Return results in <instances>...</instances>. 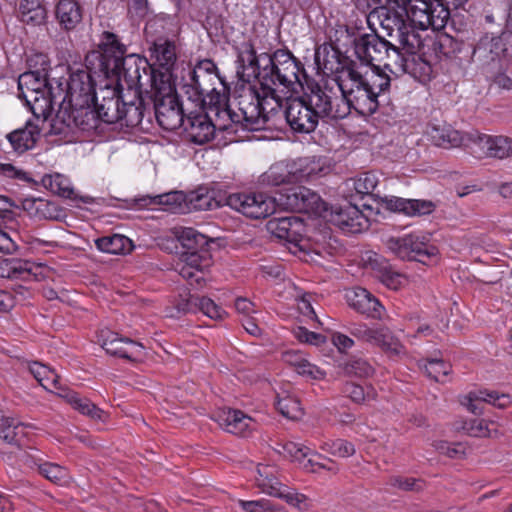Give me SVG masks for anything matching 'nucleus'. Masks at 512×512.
Here are the masks:
<instances>
[{"instance_id":"obj_1","label":"nucleus","mask_w":512,"mask_h":512,"mask_svg":"<svg viewBox=\"0 0 512 512\" xmlns=\"http://www.w3.org/2000/svg\"><path fill=\"white\" fill-rule=\"evenodd\" d=\"M453 45L452 52L455 57L466 62L476 63L480 68L486 69L501 65L509 61L512 56V40L507 32L481 33L472 44L446 38Z\"/></svg>"},{"instance_id":"obj_2","label":"nucleus","mask_w":512,"mask_h":512,"mask_svg":"<svg viewBox=\"0 0 512 512\" xmlns=\"http://www.w3.org/2000/svg\"><path fill=\"white\" fill-rule=\"evenodd\" d=\"M261 59L266 60L262 71V91L272 98L276 97V88L282 86L291 89L301 83L305 70L301 62L288 50L277 49L272 54L262 53Z\"/></svg>"},{"instance_id":"obj_3","label":"nucleus","mask_w":512,"mask_h":512,"mask_svg":"<svg viewBox=\"0 0 512 512\" xmlns=\"http://www.w3.org/2000/svg\"><path fill=\"white\" fill-rule=\"evenodd\" d=\"M329 63L328 60H325L323 68L334 72L333 67L329 66ZM335 72L346 73L348 79L351 81L350 87H347V85L340 80V77L336 76L333 78V81H336L338 85L339 92L345 93L350 111L353 109L361 116H371L383 105L375 92L366 87L362 81V73L356 69V63L354 61L345 63L338 61Z\"/></svg>"},{"instance_id":"obj_4","label":"nucleus","mask_w":512,"mask_h":512,"mask_svg":"<svg viewBox=\"0 0 512 512\" xmlns=\"http://www.w3.org/2000/svg\"><path fill=\"white\" fill-rule=\"evenodd\" d=\"M150 93L159 126L167 131L183 127L186 118L168 73L153 76Z\"/></svg>"},{"instance_id":"obj_5","label":"nucleus","mask_w":512,"mask_h":512,"mask_svg":"<svg viewBox=\"0 0 512 512\" xmlns=\"http://www.w3.org/2000/svg\"><path fill=\"white\" fill-rule=\"evenodd\" d=\"M268 93L262 94L254 86L244 88L236 98L237 111L224 109V115L232 123L240 124L244 129L256 131L265 128L267 123L266 106Z\"/></svg>"},{"instance_id":"obj_6","label":"nucleus","mask_w":512,"mask_h":512,"mask_svg":"<svg viewBox=\"0 0 512 512\" xmlns=\"http://www.w3.org/2000/svg\"><path fill=\"white\" fill-rule=\"evenodd\" d=\"M18 88L26 104L36 114V107L40 100L44 106H53L63 94L62 82L49 78L45 67L35 71L25 72L18 79Z\"/></svg>"},{"instance_id":"obj_7","label":"nucleus","mask_w":512,"mask_h":512,"mask_svg":"<svg viewBox=\"0 0 512 512\" xmlns=\"http://www.w3.org/2000/svg\"><path fill=\"white\" fill-rule=\"evenodd\" d=\"M99 117L92 103L82 105L59 102V108L51 121V133L68 136L76 130L92 132L98 129Z\"/></svg>"},{"instance_id":"obj_8","label":"nucleus","mask_w":512,"mask_h":512,"mask_svg":"<svg viewBox=\"0 0 512 512\" xmlns=\"http://www.w3.org/2000/svg\"><path fill=\"white\" fill-rule=\"evenodd\" d=\"M375 16L379 20L382 30L393 39L392 42L396 43L399 48H419L420 37L414 31L402 9L396 6L382 7L376 10Z\"/></svg>"},{"instance_id":"obj_9","label":"nucleus","mask_w":512,"mask_h":512,"mask_svg":"<svg viewBox=\"0 0 512 512\" xmlns=\"http://www.w3.org/2000/svg\"><path fill=\"white\" fill-rule=\"evenodd\" d=\"M386 247L402 260L417 261L424 265L436 262L439 250L431 244L429 238L419 233H410L403 237H390Z\"/></svg>"},{"instance_id":"obj_10","label":"nucleus","mask_w":512,"mask_h":512,"mask_svg":"<svg viewBox=\"0 0 512 512\" xmlns=\"http://www.w3.org/2000/svg\"><path fill=\"white\" fill-rule=\"evenodd\" d=\"M354 50L357 58L371 67L376 66L375 62L384 63V68L393 72V67L388 66L392 64V53L398 54L400 51L399 46L392 41H387L377 34H361L353 41Z\"/></svg>"},{"instance_id":"obj_11","label":"nucleus","mask_w":512,"mask_h":512,"mask_svg":"<svg viewBox=\"0 0 512 512\" xmlns=\"http://www.w3.org/2000/svg\"><path fill=\"white\" fill-rule=\"evenodd\" d=\"M277 475L278 470L275 466L258 464L257 476L255 477L257 487L260 488L263 493L280 498L299 510H308L309 505L306 495L282 484L278 480Z\"/></svg>"},{"instance_id":"obj_12","label":"nucleus","mask_w":512,"mask_h":512,"mask_svg":"<svg viewBox=\"0 0 512 512\" xmlns=\"http://www.w3.org/2000/svg\"><path fill=\"white\" fill-rule=\"evenodd\" d=\"M276 200L280 208L293 212L323 216L327 211V203L317 193L303 186L281 189L276 193Z\"/></svg>"},{"instance_id":"obj_13","label":"nucleus","mask_w":512,"mask_h":512,"mask_svg":"<svg viewBox=\"0 0 512 512\" xmlns=\"http://www.w3.org/2000/svg\"><path fill=\"white\" fill-rule=\"evenodd\" d=\"M225 204L231 209L252 219L266 218L275 212L276 196L270 197L262 192L243 191L229 194Z\"/></svg>"},{"instance_id":"obj_14","label":"nucleus","mask_w":512,"mask_h":512,"mask_svg":"<svg viewBox=\"0 0 512 512\" xmlns=\"http://www.w3.org/2000/svg\"><path fill=\"white\" fill-rule=\"evenodd\" d=\"M348 332L358 341L381 348L385 353L399 356L405 353L404 346L385 326L369 327L367 324L351 323Z\"/></svg>"},{"instance_id":"obj_15","label":"nucleus","mask_w":512,"mask_h":512,"mask_svg":"<svg viewBox=\"0 0 512 512\" xmlns=\"http://www.w3.org/2000/svg\"><path fill=\"white\" fill-rule=\"evenodd\" d=\"M221 80L224 79L220 76L213 60H200L189 71V82L184 86L185 93L189 95V99L198 102L201 96L211 92V89L217 83H221Z\"/></svg>"},{"instance_id":"obj_16","label":"nucleus","mask_w":512,"mask_h":512,"mask_svg":"<svg viewBox=\"0 0 512 512\" xmlns=\"http://www.w3.org/2000/svg\"><path fill=\"white\" fill-rule=\"evenodd\" d=\"M418 49L400 48L398 54L392 53V64L394 74L407 73L421 83L430 81L433 67L423 55L417 53Z\"/></svg>"},{"instance_id":"obj_17","label":"nucleus","mask_w":512,"mask_h":512,"mask_svg":"<svg viewBox=\"0 0 512 512\" xmlns=\"http://www.w3.org/2000/svg\"><path fill=\"white\" fill-rule=\"evenodd\" d=\"M61 82L63 94L58 98V102L65 101L67 104L82 105L97 99L95 84L88 71L72 72L68 80ZM56 105L59 106V103Z\"/></svg>"},{"instance_id":"obj_18","label":"nucleus","mask_w":512,"mask_h":512,"mask_svg":"<svg viewBox=\"0 0 512 512\" xmlns=\"http://www.w3.org/2000/svg\"><path fill=\"white\" fill-rule=\"evenodd\" d=\"M211 266V254L208 249H202L194 252H183L176 270L191 285L196 283L197 286H202V283L206 280V273Z\"/></svg>"},{"instance_id":"obj_19","label":"nucleus","mask_w":512,"mask_h":512,"mask_svg":"<svg viewBox=\"0 0 512 512\" xmlns=\"http://www.w3.org/2000/svg\"><path fill=\"white\" fill-rule=\"evenodd\" d=\"M284 116L291 129L295 132L310 133L313 132L318 125L315 113L308 104L305 95L288 98Z\"/></svg>"},{"instance_id":"obj_20","label":"nucleus","mask_w":512,"mask_h":512,"mask_svg":"<svg viewBox=\"0 0 512 512\" xmlns=\"http://www.w3.org/2000/svg\"><path fill=\"white\" fill-rule=\"evenodd\" d=\"M148 52L152 61V64H149L150 82L152 83L153 76L164 73H168L171 77V71L177 60L175 42L165 37H159L151 43Z\"/></svg>"},{"instance_id":"obj_21","label":"nucleus","mask_w":512,"mask_h":512,"mask_svg":"<svg viewBox=\"0 0 512 512\" xmlns=\"http://www.w3.org/2000/svg\"><path fill=\"white\" fill-rule=\"evenodd\" d=\"M329 222L345 233H360L369 227V219L354 204L334 206L329 215Z\"/></svg>"},{"instance_id":"obj_22","label":"nucleus","mask_w":512,"mask_h":512,"mask_svg":"<svg viewBox=\"0 0 512 512\" xmlns=\"http://www.w3.org/2000/svg\"><path fill=\"white\" fill-rule=\"evenodd\" d=\"M118 67L113 71L104 73V77L118 82L122 78L126 81L129 88L141 87L140 71H146L149 68V63L146 59L136 54L125 55L118 61Z\"/></svg>"},{"instance_id":"obj_23","label":"nucleus","mask_w":512,"mask_h":512,"mask_svg":"<svg viewBox=\"0 0 512 512\" xmlns=\"http://www.w3.org/2000/svg\"><path fill=\"white\" fill-rule=\"evenodd\" d=\"M347 304L350 308L366 318L381 320L385 311L380 301L367 289L353 287L345 293Z\"/></svg>"},{"instance_id":"obj_24","label":"nucleus","mask_w":512,"mask_h":512,"mask_svg":"<svg viewBox=\"0 0 512 512\" xmlns=\"http://www.w3.org/2000/svg\"><path fill=\"white\" fill-rule=\"evenodd\" d=\"M102 348L110 355L134 361L141 355L143 346L129 338H122L110 330H102L99 335Z\"/></svg>"},{"instance_id":"obj_25","label":"nucleus","mask_w":512,"mask_h":512,"mask_svg":"<svg viewBox=\"0 0 512 512\" xmlns=\"http://www.w3.org/2000/svg\"><path fill=\"white\" fill-rule=\"evenodd\" d=\"M99 48L101 54L99 55L98 71L103 75L107 71L115 70L118 67V61L127 52V47L120 42L118 36L108 31L103 32Z\"/></svg>"},{"instance_id":"obj_26","label":"nucleus","mask_w":512,"mask_h":512,"mask_svg":"<svg viewBox=\"0 0 512 512\" xmlns=\"http://www.w3.org/2000/svg\"><path fill=\"white\" fill-rule=\"evenodd\" d=\"M183 128L187 139L197 145L208 143L215 135V125L207 113L190 114Z\"/></svg>"},{"instance_id":"obj_27","label":"nucleus","mask_w":512,"mask_h":512,"mask_svg":"<svg viewBox=\"0 0 512 512\" xmlns=\"http://www.w3.org/2000/svg\"><path fill=\"white\" fill-rule=\"evenodd\" d=\"M382 203L387 210L409 217L429 215L436 208L435 203L431 200L405 199L396 196H386L382 198Z\"/></svg>"},{"instance_id":"obj_28","label":"nucleus","mask_w":512,"mask_h":512,"mask_svg":"<svg viewBox=\"0 0 512 512\" xmlns=\"http://www.w3.org/2000/svg\"><path fill=\"white\" fill-rule=\"evenodd\" d=\"M217 422L228 433L246 437L256 429L257 423L240 410H223L217 415Z\"/></svg>"},{"instance_id":"obj_29","label":"nucleus","mask_w":512,"mask_h":512,"mask_svg":"<svg viewBox=\"0 0 512 512\" xmlns=\"http://www.w3.org/2000/svg\"><path fill=\"white\" fill-rule=\"evenodd\" d=\"M427 135L430 141L438 147L451 149L464 143V136L446 122H433L428 125Z\"/></svg>"},{"instance_id":"obj_30","label":"nucleus","mask_w":512,"mask_h":512,"mask_svg":"<svg viewBox=\"0 0 512 512\" xmlns=\"http://www.w3.org/2000/svg\"><path fill=\"white\" fill-rule=\"evenodd\" d=\"M268 228L277 238L288 242H297L305 232L302 219L296 216L274 218L268 222Z\"/></svg>"},{"instance_id":"obj_31","label":"nucleus","mask_w":512,"mask_h":512,"mask_svg":"<svg viewBox=\"0 0 512 512\" xmlns=\"http://www.w3.org/2000/svg\"><path fill=\"white\" fill-rule=\"evenodd\" d=\"M32 262L18 258H5L0 260V277L10 280L30 282L37 279Z\"/></svg>"},{"instance_id":"obj_32","label":"nucleus","mask_w":512,"mask_h":512,"mask_svg":"<svg viewBox=\"0 0 512 512\" xmlns=\"http://www.w3.org/2000/svg\"><path fill=\"white\" fill-rule=\"evenodd\" d=\"M40 134L41 129L39 126L29 120L26 122L24 127L7 134L6 138L15 152L24 153L34 148L36 142L40 138Z\"/></svg>"},{"instance_id":"obj_33","label":"nucleus","mask_w":512,"mask_h":512,"mask_svg":"<svg viewBox=\"0 0 512 512\" xmlns=\"http://www.w3.org/2000/svg\"><path fill=\"white\" fill-rule=\"evenodd\" d=\"M477 402H486L498 408H506L511 404V397L508 394L499 393L497 391L479 390L470 392L466 397L463 404L467 409L475 415L482 413Z\"/></svg>"},{"instance_id":"obj_34","label":"nucleus","mask_w":512,"mask_h":512,"mask_svg":"<svg viewBox=\"0 0 512 512\" xmlns=\"http://www.w3.org/2000/svg\"><path fill=\"white\" fill-rule=\"evenodd\" d=\"M289 165L294 182L314 180L325 170L321 158L315 156L298 158Z\"/></svg>"},{"instance_id":"obj_35","label":"nucleus","mask_w":512,"mask_h":512,"mask_svg":"<svg viewBox=\"0 0 512 512\" xmlns=\"http://www.w3.org/2000/svg\"><path fill=\"white\" fill-rule=\"evenodd\" d=\"M56 19L62 29L74 30L82 21V7L76 0H59L55 10Z\"/></svg>"},{"instance_id":"obj_36","label":"nucleus","mask_w":512,"mask_h":512,"mask_svg":"<svg viewBox=\"0 0 512 512\" xmlns=\"http://www.w3.org/2000/svg\"><path fill=\"white\" fill-rule=\"evenodd\" d=\"M432 0H401L395 6L404 11L408 20L421 30H425L426 19Z\"/></svg>"},{"instance_id":"obj_37","label":"nucleus","mask_w":512,"mask_h":512,"mask_svg":"<svg viewBox=\"0 0 512 512\" xmlns=\"http://www.w3.org/2000/svg\"><path fill=\"white\" fill-rule=\"evenodd\" d=\"M219 85L221 86V89H218L215 86L211 89L213 91L208 92L199 98L202 105L208 107V109L211 112H214L218 117L221 115L225 116L223 112L224 109H230L228 105L230 88L225 80H221Z\"/></svg>"},{"instance_id":"obj_38","label":"nucleus","mask_w":512,"mask_h":512,"mask_svg":"<svg viewBox=\"0 0 512 512\" xmlns=\"http://www.w3.org/2000/svg\"><path fill=\"white\" fill-rule=\"evenodd\" d=\"M362 81L366 87L375 92L383 104L388 101L391 78L388 74L381 71L379 66L372 67L370 73L362 74Z\"/></svg>"},{"instance_id":"obj_39","label":"nucleus","mask_w":512,"mask_h":512,"mask_svg":"<svg viewBox=\"0 0 512 512\" xmlns=\"http://www.w3.org/2000/svg\"><path fill=\"white\" fill-rule=\"evenodd\" d=\"M335 90V84L330 85L329 82H326L323 86L317 85L315 88H312L310 94H304L318 121L327 109L328 102Z\"/></svg>"},{"instance_id":"obj_40","label":"nucleus","mask_w":512,"mask_h":512,"mask_svg":"<svg viewBox=\"0 0 512 512\" xmlns=\"http://www.w3.org/2000/svg\"><path fill=\"white\" fill-rule=\"evenodd\" d=\"M95 245L98 250L110 254H126L134 247L131 239L121 234L100 237L95 240Z\"/></svg>"},{"instance_id":"obj_41","label":"nucleus","mask_w":512,"mask_h":512,"mask_svg":"<svg viewBox=\"0 0 512 512\" xmlns=\"http://www.w3.org/2000/svg\"><path fill=\"white\" fill-rule=\"evenodd\" d=\"M18 17L28 25H40L46 18V9L39 0H20Z\"/></svg>"},{"instance_id":"obj_42","label":"nucleus","mask_w":512,"mask_h":512,"mask_svg":"<svg viewBox=\"0 0 512 512\" xmlns=\"http://www.w3.org/2000/svg\"><path fill=\"white\" fill-rule=\"evenodd\" d=\"M12 417H2L0 419V438L9 444L20 447L22 439L26 436L24 429L28 427Z\"/></svg>"},{"instance_id":"obj_43","label":"nucleus","mask_w":512,"mask_h":512,"mask_svg":"<svg viewBox=\"0 0 512 512\" xmlns=\"http://www.w3.org/2000/svg\"><path fill=\"white\" fill-rule=\"evenodd\" d=\"M121 102L122 98L104 102H98L97 98L96 100H92L91 103L97 112L100 122L114 124L120 122L121 119Z\"/></svg>"},{"instance_id":"obj_44","label":"nucleus","mask_w":512,"mask_h":512,"mask_svg":"<svg viewBox=\"0 0 512 512\" xmlns=\"http://www.w3.org/2000/svg\"><path fill=\"white\" fill-rule=\"evenodd\" d=\"M293 177L290 165L277 163L272 165L260 177V183L264 186H280L282 184L293 183Z\"/></svg>"},{"instance_id":"obj_45","label":"nucleus","mask_w":512,"mask_h":512,"mask_svg":"<svg viewBox=\"0 0 512 512\" xmlns=\"http://www.w3.org/2000/svg\"><path fill=\"white\" fill-rule=\"evenodd\" d=\"M275 406L277 410L288 419H299L303 415L300 401L288 391L277 393Z\"/></svg>"},{"instance_id":"obj_46","label":"nucleus","mask_w":512,"mask_h":512,"mask_svg":"<svg viewBox=\"0 0 512 512\" xmlns=\"http://www.w3.org/2000/svg\"><path fill=\"white\" fill-rule=\"evenodd\" d=\"M63 397L66 401L81 414L89 416L94 420H104V411L93 404L89 399L82 398L76 392H67Z\"/></svg>"},{"instance_id":"obj_47","label":"nucleus","mask_w":512,"mask_h":512,"mask_svg":"<svg viewBox=\"0 0 512 512\" xmlns=\"http://www.w3.org/2000/svg\"><path fill=\"white\" fill-rule=\"evenodd\" d=\"M378 177L373 172H365L357 177L350 178L345 185L349 190H354L356 195H376L374 193L378 185Z\"/></svg>"},{"instance_id":"obj_48","label":"nucleus","mask_w":512,"mask_h":512,"mask_svg":"<svg viewBox=\"0 0 512 512\" xmlns=\"http://www.w3.org/2000/svg\"><path fill=\"white\" fill-rule=\"evenodd\" d=\"M450 18V10L442 0H432L428 17L426 19L425 30L431 28L433 30H442L445 28Z\"/></svg>"},{"instance_id":"obj_49","label":"nucleus","mask_w":512,"mask_h":512,"mask_svg":"<svg viewBox=\"0 0 512 512\" xmlns=\"http://www.w3.org/2000/svg\"><path fill=\"white\" fill-rule=\"evenodd\" d=\"M196 295H192L189 292L179 294L174 297L171 301V306L166 307L165 313L170 318H181L188 313H196V304L194 302Z\"/></svg>"},{"instance_id":"obj_50","label":"nucleus","mask_w":512,"mask_h":512,"mask_svg":"<svg viewBox=\"0 0 512 512\" xmlns=\"http://www.w3.org/2000/svg\"><path fill=\"white\" fill-rule=\"evenodd\" d=\"M335 86L336 90L332 93V97L328 102L327 109L323 113L322 118L339 120L346 118L351 113L345 93L339 92L336 82Z\"/></svg>"},{"instance_id":"obj_51","label":"nucleus","mask_w":512,"mask_h":512,"mask_svg":"<svg viewBox=\"0 0 512 512\" xmlns=\"http://www.w3.org/2000/svg\"><path fill=\"white\" fill-rule=\"evenodd\" d=\"M214 192L205 188H199L192 191L187 196L189 207L197 211L213 210L220 206V201L213 196Z\"/></svg>"},{"instance_id":"obj_52","label":"nucleus","mask_w":512,"mask_h":512,"mask_svg":"<svg viewBox=\"0 0 512 512\" xmlns=\"http://www.w3.org/2000/svg\"><path fill=\"white\" fill-rule=\"evenodd\" d=\"M458 429L472 437H491L493 432H497L494 422H488L481 418L464 420Z\"/></svg>"},{"instance_id":"obj_53","label":"nucleus","mask_w":512,"mask_h":512,"mask_svg":"<svg viewBox=\"0 0 512 512\" xmlns=\"http://www.w3.org/2000/svg\"><path fill=\"white\" fill-rule=\"evenodd\" d=\"M377 278L388 288L397 290L405 282V276L395 271L386 261L375 260Z\"/></svg>"},{"instance_id":"obj_54","label":"nucleus","mask_w":512,"mask_h":512,"mask_svg":"<svg viewBox=\"0 0 512 512\" xmlns=\"http://www.w3.org/2000/svg\"><path fill=\"white\" fill-rule=\"evenodd\" d=\"M178 240L186 249L185 252L200 251L207 249L208 246V238L191 227L183 228L178 235Z\"/></svg>"},{"instance_id":"obj_55","label":"nucleus","mask_w":512,"mask_h":512,"mask_svg":"<svg viewBox=\"0 0 512 512\" xmlns=\"http://www.w3.org/2000/svg\"><path fill=\"white\" fill-rule=\"evenodd\" d=\"M29 371L45 389L58 388L59 376L50 367L40 362H33L29 365Z\"/></svg>"},{"instance_id":"obj_56","label":"nucleus","mask_w":512,"mask_h":512,"mask_svg":"<svg viewBox=\"0 0 512 512\" xmlns=\"http://www.w3.org/2000/svg\"><path fill=\"white\" fill-rule=\"evenodd\" d=\"M144 117L143 100L140 99L138 103L122 102L121 119L122 125L127 127H136L141 124Z\"/></svg>"},{"instance_id":"obj_57","label":"nucleus","mask_w":512,"mask_h":512,"mask_svg":"<svg viewBox=\"0 0 512 512\" xmlns=\"http://www.w3.org/2000/svg\"><path fill=\"white\" fill-rule=\"evenodd\" d=\"M342 391L357 404H361L367 400H374L377 396L376 390L371 385L363 387L353 382L345 383Z\"/></svg>"},{"instance_id":"obj_58","label":"nucleus","mask_w":512,"mask_h":512,"mask_svg":"<svg viewBox=\"0 0 512 512\" xmlns=\"http://www.w3.org/2000/svg\"><path fill=\"white\" fill-rule=\"evenodd\" d=\"M419 367L424 370L429 378L436 382L443 381L451 371V366L441 359H427L425 363L420 361Z\"/></svg>"},{"instance_id":"obj_59","label":"nucleus","mask_w":512,"mask_h":512,"mask_svg":"<svg viewBox=\"0 0 512 512\" xmlns=\"http://www.w3.org/2000/svg\"><path fill=\"white\" fill-rule=\"evenodd\" d=\"M343 370L345 374L359 378L371 377L375 372L374 367L366 359L357 357L347 361Z\"/></svg>"},{"instance_id":"obj_60","label":"nucleus","mask_w":512,"mask_h":512,"mask_svg":"<svg viewBox=\"0 0 512 512\" xmlns=\"http://www.w3.org/2000/svg\"><path fill=\"white\" fill-rule=\"evenodd\" d=\"M468 144L474 154L478 157H488V152L491 149V135L473 132L466 135Z\"/></svg>"},{"instance_id":"obj_61","label":"nucleus","mask_w":512,"mask_h":512,"mask_svg":"<svg viewBox=\"0 0 512 512\" xmlns=\"http://www.w3.org/2000/svg\"><path fill=\"white\" fill-rule=\"evenodd\" d=\"M43 183L53 193L61 197L69 199L73 197L74 191L70 187L68 180L60 174L45 176L43 178Z\"/></svg>"},{"instance_id":"obj_62","label":"nucleus","mask_w":512,"mask_h":512,"mask_svg":"<svg viewBox=\"0 0 512 512\" xmlns=\"http://www.w3.org/2000/svg\"><path fill=\"white\" fill-rule=\"evenodd\" d=\"M38 472L49 481L58 485L66 483L68 479L67 469L55 463L39 464Z\"/></svg>"},{"instance_id":"obj_63","label":"nucleus","mask_w":512,"mask_h":512,"mask_svg":"<svg viewBox=\"0 0 512 512\" xmlns=\"http://www.w3.org/2000/svg\"><path fill=\"white\" fill-rule=\"evenodd\" d=\"M194 302L196 304V313L202 312L204 315L210 317L211 319H223L224 315L226 314L222 307L217 305L210 298L196 295Z\"/></svg>"},{"instance_id":"obj_64","label":"nucleus","mask_w":512,"mask_h":512,"mask_svg":"<svg viewBox=\"0 0 512 512\" xmlns=\"http://www.w3.org/2000/svg\"><path fill=\"white\" fill-rule=\"evenodd\" d=\"M512 155V139L498 135L491 138V149L488 157L504 159Z\"/></svg>"}]
</instances>
